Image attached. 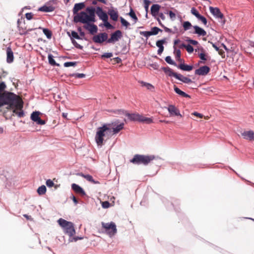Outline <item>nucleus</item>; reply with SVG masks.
I'll return each mask as SVG.
<instances>
[{
  "instance_id": "f257e3e1",
  "label": "nucleus",
  "mask_w": 254,
  "mask_h": 254,
  "mask_svg": "<svg viewBox=\"0 0 254 254\" xmlns=\"http://www.w3.org/2000/svg\"><path fill=\"white\" fill-rule=\"evenodd\" d=\"M5 97L7 101L4 104V107L1 111L3 113V116L7 118V112H11L10 110H12L10 114L11 116L15 114L19 118L23 117L24 113L22 110L23 102L21 99L14 93H8Z\"/></svg>"
},
{
  "instance_id": "f03ea898",
  "label": "nucleus",
  "mask_w": 254,
  "mask_h": 254,
  "mask_svg": "<svg viewBox=\"0 0 254 254\" xmlns=\"http://www.w3.org/2000/svg\"><path fill=\"white\" fill-rule=\"evenodd\" d=\"M73 21L75 23L80 22L86 24L90 22H95V8L91 6L87 7L85 11H81L74 16Z\"/></svg>"
},
{
  "instance_id": "7ed1b4c3",
  "label": "nucleus",
  "mask_w": 254,
  "mask_h": 254,
  "mask_svg": "<svg viewBox=\"0 0 254 254\" xmlns=\"http://www.w3.org/2000/svg\"><path fill=\"white\" fill-rule=\"evenodd\" d=\"M114 123L109 124L108 125H104L103 127H100L98 128L95 136V140L99 146H101L103 142V137L105 136L106 133L110 130V127L115 126Z\"/></svg>"
},
{
  "instance_id": "20e7f679",
  "label": "nucleus",
  "mask_w": 254,
  "mask_h": 254,
  "mask_svg": "<svg viewBox=\"0 0 254 254\" xmlns=\"http://www.w3.org/2000/svg\"><path fill=\"white\" fill-rule=\"evenodd\" d=\"M59 225L63 228L65 233L67 234L69 236H73L75 234L73 224L67 221L63 218H60L58 221Z\"/></svg>"
},
{
  "instance_id": "39448f33",
  "label": "nucleus",
  "mask_w": 254,
  "mask_h": 254,
  "mask_svg": "<svg viewBox=\"0 0 254 254\" xmlns=\"http://www.w3.org/2000/svg\"><path fill=\"white\" fill-rule=\"evenodd\" d=\"M155 158L153 155H143L136 154L130 160V162L135 164H140L146 165Z\"/></svg>"
},
{
  "instance_id": "423d86ee",
  "label": "nucleus",
  "mask_w": 254,
  "mask_h": 254,
  "mask_svg": "<svg viewBox=\"0 0 254 254\" xmlns=\"http://www.w3.org/2000/svg\"><path fill=\"white\" fill-rule=\"evenodd\" d=\"M101 225L102 229L110 237H112L116 234L117 230L114 222L105 223L102 222Z\"/></svg>"
},
{
  "instance_id": "0eeeda50",
  "label": "nucleus",
  "mask_w": 254,
  "mask_h": 254,
  "mask_svg": "<svg viewBox=\"0 0 254 254\" xmlns=\"http://www.w3.org/2000/svg\"><path fill=\"white\" fill-rule=\"evenodd\" d=\"M6 88V85L3 82L0 83V111H2L4 107V104L7 101L6 96L8 93H12L9 92H3Z\"/></svg>"
},
{
  "instance_id": "6e6552de",
  "label": "nucleus",
  "mask_w": 254,
  "mask_h": 254,
  "mask_svg": "<svg viewBox=\"0 0 254 254\" xmlns=\"http://www.w3.org/2000/svg\"><path fill=\"white\" fill-rule=\"evenodd\" d=\"M17 28L19 34L21 35L27 34L29 31H31L35 29L28 28L26 25L24 20L22 18L18 19L17 20Z\"/></svg>"
},
{
  "instance_id": "1a4fd4ad",
  "label": "nucleus",
  "mask_w": 254,
  "mask_h": 254,
  "mask_svg": "<svg viewBox=\"0 0 254 254\" xmlns=\"http://www.w3.org/2000/svg\"><path fill=\"white\" fill-rule=\"evenodd\" d=\"M123 36L122 32L121 30H116L111 34V37L108 39L107 42L109 43H113L118 41Z\"/></svg>"
},
{
  "instance_id": "9d476101",
  "label": "nucleus",
  "mask_w": 254,
  "mask_h": 254,
  "mask_svg": "<svg viewBox=\"0 0 254 254\" xmlns=\"http://www.w3.org/2000/svg\"><path fill=\"white\" fill-rule=\"evenodd\" d=\"M107 40H108V34L106 32L100 33L93 37V41L96 43H102Z\"/></svg>"
},
{
  "instance_id": "9b49d317",
  "label": "nucleus",
  "mask_w": 254,
  "mask_h": 254,
  "mask_svg": "<svg viewBox=\"0 0 254 254\" xmlns=\"http://www.w3.org/2000/svg\"><path fill=\"white\" fill-rule=\"evenodd\" d=\"M39 115L40 113L39 112H33L31 115V119L38 125H44L45 121L41 119Z\"/></svg>"
},
{
  "instance_id": "f8f14e48",
  "label": "nucleus",
  "mask_w": 254,
  "mask_h": 254,
  "mask_svg": "<svg viewBox=\"0 0 254 254\" xmlns=\"http://www.w3.org/2000/svg\"><path fill=\"white\" fill-rule=\"evenodd\" d=\"M210 70V68L208 66L204 65L196 69L195 74L198 75L205 76L208 74Z\"/></svg>"
},
{
  "instance_id": "ddd939ff",
  "label": "nucleus",
  "mask_w": 254,
  "mask_h": 254,
  "mask_svg": "<svg viewBox=\"0 0 254 254\" xmlns=\"http://www.w3.org/2000/svg\"><path fill=\"white\" fill-rule=\"evenodd\" d=\"M95 13L97 14L99 18L103 21L108 20V16L107 14L103 10L101 7H97L96 10H95Z\"/></svg>"
},
{
  "instance_id": "4468645a",
  "label": "nucleus",
  "mask_w": 254,
  "mask_h": 254,
  "mask_svg": "<svg viewBox=\"0 0 254 254\" xmlns=\"http://www.w3.org/2000/svg\"><path fill=\"white\" fill-rule=\"evenodd\" d=\"M83 28L88 30L91 34L93 35L97 32L98 28L97 26L94 24H87L83 26Z\"/></svg>"
},
{
  "instance_id": "2eb2a0df",
  "label": "nucleus",
  "mask_w": 254,
  "mask_h": 254,
  "mask_svg": "<svg viewBox=\"0 0 254 254\" xmlns=\"http://www.w3.org/2000/svg\"><path fill=\"white\" fill-rule=\"evenodd\" d=\"M108 14L109 15L110 18L114 21H117L118 19V12L116 9L113 8H110L108 11Z\"/></svg>"
},
{
  "instance_id": "dca6fc26",
  "label": "nucleus",
  "mask_w": 254,
  "mask_h": 254,
  "mask_svg": "<svg viewBox=\"0 0 254 254\" xmlns=\"http://www.w3.org/2000/svg\"><path fill=\"white\" fill-rule=\"evenodd\" d=\"M209 10L210 12L216 17L221 19L223 18V15L218 8L210 6L209 7Z\"/></svg>"
},
{
  "instance_id": "f3484780",
  "label": "nucleus",
  "mask_w": 254,
  "mask_h": 254,
  "mask_svg": "<svg viewBox=\"0 0 254 254\" xmlns=\"http://www.w3.org/2000/svg\"><path fill=\"white\" fill-rule=\"evenodd\" d=\"M242 135L245 139L254 140V131L252 130L245 131L242 133Z\"/></svg>"
},
{
  "instance_id": "a211bd4d",
  "label": "nucleus",
  "mask_w": 254,
  "mask_h": 254,
  "mask_svg": "<svg viewBox=\"0 0 254 254\" xmlns=\"http://www.w3.org/2000/svg\"><path fill=\"white\" fill-rule=\"evenodd\" d=\"M168 111L171 115H175L180 116L182 115L180 113L179 109H178L175 106L170 105L168 106Z\"/></svg>"
},
{
  "instance_id": "6ab92c4d",
  "label": "nucleus",
  "mask_w": 254,
  "mask_h": 254,
  "mask_svg": "<svg viewBox=\"0 0 254 254\" xmlns=\"http://www.w3.org/2000/svg\"><path fill=\"white\" fill-rule=\"evenodd\" d=\"M71 188L75 192L79 194L82 196L85 195L86 194L85 192L83 190V189L78 185L72 184L71 185Z\"/></svg>"
},
{
  "instance_id": "aec40b11",
  "label": "nucleus",
  "mask_w": 254,
  "mask_h": 254,
  "mask_svg": "<svg viewBox=\"0 0 254 254\" xmlns=\"http://www.w3.org/2000/svg\"><path fill=\"white\" fill-rule=\"evenodd\" d=\"M85 6V3L84 2H80L75 3L74 5L73 8L72 9L73 13L74 15H77V13H79L78 12L83 9Z\"/></svg>"
},
{
  "instance_id": "412c9836",
  "label": "nucleus",
  "mask_w": 254,
  "mask_h": 254,
  "mask_svg": "<svg viewBox=\"0 0 254 254\" xmlns=\"http://www.w3.org/2000/svg\"><path fill=\"white\" fill-rule=\"evenodd\" d=\"M201 50L202 52L198 54V57L201 61L199 62V64H204L205 63V61L209 59V57L207 54H206L204 52L203 48H201Z\"/></svg>"
},
{
  "instance_id": "4be33fe9",
  "label": "nucleus",
  "mask_w": 254,
  "mask_h": 254,
  "mask_svg": "<svg viewBox=\"0 0 254 254\" xmlns=\"http://www.w3.org/2000/svg\"><path fill=\"white\" fill-rule=\"evenodd\" d=\"M166 43V39H162V40H158L156 42V46L159 48V49L157 51V53H158V55H161L163 50H164V46H163V44H165Z\"/></svg>"
},
{
  "instance_id": "5701e85b",
  "label": "nucleus",
  "mask_w": 254,
  "mask_h": 254,
  "mask_svg": "<svg viewBox=\"0 0 254 254\" xmlns=\"http://www.w3.org/2000/svg\"><path fill=\"white\" fill-rule=\"evenodd\" d=\"M55 10V7L52 5H49L48 4H46L43 6L40 7L38 9L39 11L48 12H52Z\"/></svg>"
},
{
  "instance_id": "b1692460",
  "label": "nucleus",
  "mask_w": 254,
  "mask_h": 254,
  "mask_svg": "<svg viewBox=\"0 0 254 254\" xmlns=\"http://www.w3.org/2000/svg\"><path fill=\"white\" fill-rule=\"evenodd\" d=\"M163 71L169 76H173L176 78L178 73L173 71V70L169 67H164L162 68Z\"/></svg>"
},
{
  "instance_id": "393cba45",
  "label": "nucleus",
  "mask_w": 254,
  "mask_h": 254,
  "mask_svg": "<svg viewBox=\"0 0 254 254\" xmlns=\"http://www.w3.org/2000/svg\"><path fill=\"white\" fill-rule=\"evenodd\" d=\"M6 61L8 63H11L13 61V53L10 48L8 47L6 49Z\"/></svg>"
},
{
  "instance_id": "a878e982",
  "label": "nucleus",
  "mask_w": 254,
  "mask_h": 254,
  "mask_svg": "<svg viewBox=\"0 0 254 254\" xmlns=\"http://www.w3.org/2000/svg\"><path fill=\"white\" fill-rule=\"evenodd\" d=\"M126 116L130 120L132 121L139 122L140 115L138 114H129L127 113Z\"/></svg>"
},
{
  "instance_id": "bb28decb",
  "label": "nucleus",
  "mask_w": 254,
  "mask_h": 254,
  "mask_svg": "<svg viewBox=\"0 0 254 254\" xmlns=\"http://www.w3.org/2000/svg\"><path fill=\"white\" fill-rule=\"evenodd\" d=\"M176 79L182 81L183 82H184L185 83L189 84V83H190L192 82L191 79H190L187 77H185V76H183V75L179 74V73H178V75L176 77Z\"/></svg>"
},
{
  "instance_id": "cd10ccee",
  "label": "nucleus",
  "mask_w": 254,
  "mask_h": 254,
  "mask_svg": "<svg viewBox=\"0 0 254 254\" xmlns=\"http://www.w3.org/2000/svg\"><path fill=\"white\" fill-rule=\"evenodd\" d=\"M160 8V6L157 4H154L151 7V13L153 16H156L158 14Z\"/></svg>"
},
{
  "instance_id": "c85d7f7f",
  "label": "nucleus",
  "mask_w": 254,
  "mask_h": 254,
  "mask_svg": "<svg viewBox=\"0 0 254 254\" xmlns=\"http://www.w3.org/2000/svg\"><path fill=\"white\" fill-rule=\"evenodd\" d=\"M194 34H197L199 36H204L206 35V32L202 28L198 27V26H194Z\"/></svg>"
},
{
  "instance_id": "c756f323",
  "label": "nucleus",
  "mask_w": 254,
  "mask_h": 254,
  "mask_svg": "<svg viewBox=\"0 0 254 254\" xmlns=\"http://www.w3.org/2000/svg\"><path fill=\"white\" fill-rule=\"evenodd\" d=\"M177 67L184 71H190L193 69V66L187 65L185 64H181L177 65Z\"/></svg>"
},
{
  "instance_id": "7c9ffc66",
  "label": "nucleus",
  "mask_w": 254,
  "mask_h": 254,
  "mask_svg": "<svg viewBox=\"0 0 254 254\" xmlns=\"http://www.w3.org/2000/svg\"><path fill=\"white\" fill-rule=\"evenodd\" d=\"M174 91H175V92L176 93H177L178 94L180 95V96L184 97H186V98H190V97L189 95L187 94L184 91L180 90L178 87H177V86L174 85Z\"/></svg>"
},
{
  "instance_id": "2f4dec72",
  "label": "nucleus",
  "mask_w": 254,
  "mask_h": 254,
  "mask_svg": "<svg viewBox=\"0 0 254 254\" xmlns=\"http://www.w3.org/2000/svg\"><path fill=\"white\" fill-rule=\"evenodd\" d=\"M139 122L149 124L153 123V120L152 118L145 117L140 115Z\"/></svg>"
},
{
  "instance_id": "473e14b6",
  "label": "nucleus",
  "mask_w": 254,
  "mask_h": 254,
  "mask_svg": "<svg viewBox=\"0 0 254 254\" xmlns=\"http://www.w3.org/2000/svg\"><path fill=\"white\" fill-rule=\"evenodd\" d=\"M80 176L86 179L87 181L93 183V184H97L99 183L98 182H96L94 180L92 176L90 175H84L82 173H81L79 175Z\"/></svg>"
},
{
  "instance_id": "72a5a7b5",
  "label": "nucleus",
  "mask_w": 254,
  "mask_h": 254,
  "mask_svg": "<svg viewBox=\"0 0 254 254\" xmlns=\"http://www.w3.org/2000/svg\"><path fill=\"white\" fill-rule=\"evenodd\" d=\"M124 124L121 123L119 125H118L115 127H113V134H116L118 133L120 131H121L122 129L124 128Z\"/></svg>"
},
{
  "instance_id": "f704fd0d",
  "label": "nucleus",
  "mask_w": 254,
  "mask_h": 254,
  "mask_svg": "<svg viewBox=\"0 0 254 254\" xmlns=\"http://www.w3.org/2000/svg\"><path fill=\"white\" fill-rule=\"evenodd\" d=\"M174 53L175 55L176 58L179 61H181L182 60L181 59V52L180 50L177 49L176 47L174 46Z\"/></svg>"
},
{
  "instance_id": "c9c22d12",
  "label": "nucleus",
  "mask_w": 254,
  "mask_h": 254,
  "mask_svg": "<svg viewBox=\"0 0 254 254\" xmlns=\"http://www.w3.org/2000/svg\"><path fill=\"white\" fill-rule=\"evenodd\" d=\"M46 192V188L44 185L39 187L37 190V192L39 195L44 194Z\"/></svg>"
},
{
  "instance_id": "e433bc0d",
  "label": "nucleus",
  "mask_w": 254,
  "mask_h": 254,
  "mask_svg": "<svg viewBox=\"0 0 254 254\" xmlns=\"http://www.w3.org/2000/svg\"><path fill=\"white\" fill-rule=\"evenodd\" d=\"M48 60L49 63L51 65L59 66V64L56 63L55 61L53 59V56L51 54L48 55Z\"/></svg>"
},
{
  "instance_id": "4c0bfd02",
  "label": "nucleus",
  "mask_w": 254,
  "mask_h": 254,
  "mask_svg": "<svg viewBox=\"0 0 254 254\" xmlns=\"http://www.w3.org/2000/svg\"><path fill=\"white\" fill-rule=\"evenodd\" d=\"M128 15L134 20V23H136L137 21L138 18L136 16L135 12L132 9H130V12L128 13Z\"/></svg>"
},
{
  "instance_id": "58836bf2",
  "label": "nucleus",
  "mask_w": 254,
  "mask_h": 254,
  "mask_svg": "<svg viewBox=\"0 0 254 254\" xmlns=\"http://www.w3.org/2000/svg\"><path fill=\"white\" fill-rule=\"evenodd\" d=\"M43 32L48 39L51 38L52 32L49 29L46 28H43Z\"/></svg>"
},
{
  "instance_id": "ea45409f",
  "label": "nucleus",
  "mask_w": 254,
  "mask_h": 254,
  "mask_svg": "<svg viewBox=\"0 0 254 254\" xmlns=\"http://www.w3.org/2000/svg\"><path fill=\"white\" fill-rule=\"evenodd\" d=\"M160 31L162 32V30L157 27H154L151 29V33H152V35H155Z\"/></svg>"
},
{
  "instance_id": "a19ab883",
  "label": "nucleus",
  "mask_w": 254,
  "mask_h": 254,
  "mask_svg": "<svg viewBox=\"0 0 254 254\" xmlns=\"http://www.w3.org/2000/svg\"><path fill=\"white\" fill-rule=\"evenodd\" d=\"M191 26V24L189 21H185L183 23V27L185 30L190 29Z\"/></svg>"
},
{
  "instance_id": "79ce46f5",
  "label": "nucleus",
  "mask_w": 254,
  "mask_h": 254,
  "mask_svg": "<svg viewBox=\"0 0 254 254\" xmlns=\"http://www.w3.org/2000/svg\"><path fill=\"white\" fill-rule=\"evenodd\" d=\"M165 61L170 64H172V65H175V66H177V64H176V63H175L171 59V57L170 56H167L165 58Z\"/></svg>"
},
{
  "instance_id": "37998d69",
  "label": "nucleus",
  "mask_w": 254,
  "mask_h": 254,
  "mask_svg": "<svg viewBox=\"0 0 254 254\" xmlns=\"http://www.w3.org/2000/svg\"><path fill=\"white\" fill-rule=\"evenodd\" d=\"M120 20H121L122 25L123 26H125L126 28L128 27L129 26V25H130L129 23L128 22L127 20H126L122 17H120Z\"/></svg>"
},
{
  "instance_id": "c03bdc74",
  "label": "nucleus",
  "mask_w": 254,
  "mask_h": 254,
  "mask_svg": "<svg viewBox=\"0 0 254 254\" xmlns=\"http://www.w3.org/2000/svg\"><path fill=\"white\" fill-rule=\"evenodd\" d=\"M191 13L195 16L197 18L200 15V14L198 12V11L196 10V9L194 7H192L191 9Z\"/></svg>"
},
{
  "instance_id": "a18cd8bd",
  "label": "nucleus",
  "mask_w": 254,
  "mask_h": 254,
  "mask_svg": "<svg viewBox=\"0 0 254 254\" xmlns=\"http://www.w3.org/2000/svg\"><path fill=\"white\" fill-rule=\"evenodd\" d=\"M140 34L141 35L144 36L146 37H148L149 36L152 35V33L151 31H140Z\"/></svg>"
},
{
  "instance_id": "49530a36",
  "label": "nucleus",
  "mask_w": 254,
  "mask_h": 254,
  "mask_svg": "<svg viewBox=\"0 0 254 254\" xmlns=\"http://www.w3.org/2000/svg\"><path fill=\"white\" fill-rule=\"evenodd\" d=\"M76 64V62H65L64 63V66L65 67H69L71 66H75Z\"/></svg>"
},
{
  "instance_id": "de8ad7c7",
  "label": "nucleus",
  "mask_w": 254,
  "mask_h": 254,
  "mask_svg": "<svg viewBox=\"0 0 254 254\" xmlns=\"http://www.w3.org/2000/svg\"><path fill=\"white\" fill-rule=\"evenodd\" d=\"M186 49L187 51V52L189 53H191L193 52V48L192 46H191L190 44H188L186 46Z\"/></svg>"
},
{
  "instance_id": "09e8293b",
  "label": "nucleus",
  "mask_w": 254,
  "mask_h": 254,
  "mask_svg": "<svg viewBox=\"0 0 254 254\" xmlns=\"http://www.w3.org/2000/svg\"><path fill=\"white\" fill-rule=\"evenodd\" d=\"M72 76L76 78H82L85 77V74L83 73H74Z\"/></svg>"
},
{
  "instance_id": "8fccbe9b",
  "label": "nucleus",
  "mask_w": 254,
  "mask_h": 254,
  "mask_svg": "<svg viewBox=\"0 0 254 254\" xmlns=\"http://www.w3.org/2000/svg\"><path fill=\"white\" fill-rule=\"evenodd\" d=\"M103 22L104 26L108 29H111L113 28V26L108 21V20Z\"/></svg>"
},
{
  "instance_id": "3c124183",
  "label": "nucleus",
  "mask_w": 254,
  "mask_h": 254,
  "mask_svg": "<svg viewBox=\"0 0 254 254\" xmlns=\"http://www.w3.org/2000/svg\"><path fill=\"white\" fill-rule=\"evenodd\" d=\"M197 18L199 20H200L204 25H206L207 20L205 17L200 14V15L197 17Z\"/></svg>"
},
{
  "instance_id": "603ef678",
  "label": "nucleus",
  "mask_w": 254,
  "mask_h": 254,
  "mask_svg": "<svg viewBox=\"0 0 254 254\" xmlns=\"http://www.w3.org/2000/svg\"><path fill=\"white\" fill-rule=\"evenodd\" d=\"M113 57V54L112 53H106L101 56V58H110Z\"/></svg>"
},
{
  "instance_id": "864d4df0",
  "label": "nucleus",
  "mask_w": 254,
  "mask_h": 254,
  "mask_svg": "<svg viewBox=\"0 0 254 254\" xmlns=\"http://www.w3.org/2000/svg\"><path fill=\"white\" fill-rule=\"evenodd\" d=\"M34 14L32 12L26 13L25 17L28 20H31L33 18Z\"/></svg>"
},
{
  "instance_id": "5fc2aeb1",
  "label": "nucleus",
  "mask_w": 254,
  "mask_h": 254,
  "mask_svg": "<svg viewBox=\"0 0 254 254\" xmlns=\"http://www.w3.org/2000/svg\"><path fill=\"white\" fill-rule=\"evenodd\" d=\"M187 41L189 42L190 44H192L193 45H196L198 44V42L197 41L192 40L190 39H189L187 40Z\"/></svg>"
},
{
  "instance_id": "6e6d98bb",
  "label": "nucleus",
  "mask_w": 254,
  "mask_h": 254,
  "mask_svg": "<svg viewBox=\"0 0 254 254\" xmlns=\"http://www.w3.org/2000/svg\"><path fill=\"white\" fill-rule=\"evenodd\" d=\"M71 36L76 39H80V37L78 35L77 33L75 31H72L71 33Z\"/></svg>"
},
{
  "instance_id": "4d7b16f0",
  "label": "nucleus",
  "mask_w": 254,
  "mask_h": 254,
  "mask_svg": "<svg viewBox=\"0 0 254 254\" xmlns=\"http://www.w3.org/2000/svg\"><path fill=\"white\" fill-rule=\"evenodd\" d=\"M46 185L49 187H52L54 186V183L51 180L49 179L46 181Z\"/></svg>"
},
{
  "instance_id": "13d9d810",
  "label": "nucleus",
  "mask_w": 254,
  "mask_h": 254,
  "mask_svg": "<svg viewBox=\"0 0 254 254\" xmlns=\"http://www.w3.org/2000/svg\"><path fill=\"white\" fill-rule=\"evenodd\" d=\"M110 205V203L107 201H104L102 203V206L104 208H107L109 207Z\"/></svg>"
},
{
  "instance_id": "bf43d9fd",
  "label": "nucleus",
  "mask_w": 254,
  "mask_h": 254,
  "mask_svg": "<svg viewBox=\"0 0 254 254\" xmlns=\"http://www.w3.org/2000/svg\"><path fill=\"white\" fill-rule=\"evenodd\" d=\"M143 85L146 86L148 89L151 90L154 88V86L150 83H144Z\"/></svg>"
},
{
  "instance_id": "052dcab7",
  "label": "nucleus",
  "mask_w": 254,
  "mask_h": 254,
  "mask_svg": "<svg viewBox=\"0 0 254 254\" xmlns=\"http://www.w3.org/2000/svg\"><path fill=\"white\" fill-rule=\"evenodd\" d=\"M191 115H194V116H195L196 117L199 118H202L203 117V115L202 114H200V113H197V112H194L192 113L191 114Z\"/></svg>"
},
{
  "instance_id": "680f3d73",
  "label": "nucleus",
  "mask_w": 254,
  "mask_h": 254,
  "mask_svg": "<svg viewBox=\"0 0 254 254\" xmlns=\"http://www.w3.org/2000/svg\"><path fill=\"white\" fill-rule=\"evenodd\" d=\"M72 42L76 48L80 49H81L82 48V47L80 45L78 44L75 40H72Z\"/></svg>"
},
{
  "instance_id": "e2e57ef3",
  "label": "nucleus",
  "mask_w": 254,
  "mask_h": 254,
  "mask_svg": "<svg viewBox=\"0 0 254 254\" xmlns=\"http://www.w3.org/2000/svg\"><path fill=\"white\" fill-rule=\"evenodd\" d=\"M219 54L222 56V58L225 57V52L222 49H219V51H217Z\"/></svg>"
},
{
  "instance_id": "0e129e2a",
  "label": "nucleus",
  "mask_w": 254,
  "mask_h": 254,
  "mask_svg": "<svg viewBox=\"0 0 254 254\" xmlns=\"http://www.w3.org/2000/svg\"><path fill=\"white\" fill-rule=\"evenodd\" d=\"M113 60L117 64H119L122 62V60L119 57L115 58Z\"/></svg>"
},
{
  "instance_id": "69168bd1",
  "label": "nucleus",
  "mask_w": 254,
  "mask_h": 254,
  "mask_svg": "<svg viewBox=\"0 0 254 254\" xmlns=\"http://www.w3.org/2000/svg\"><path fill=\"white\" fill-rule=\"evenodd\" d=\"M169 16H170L171 18L173 19V18H175L176 14L173 11H170L169 12Z\"/></svg>"
},
{
  "instance_id": "338daca9",
  "label": "nucleus",
  "mask_w": 254,
  "mask_h": 254,
  "mask_svg": "<svg viewBox=\"0 0 254 254\" xmlns=\"http://www.w3.org/2000/svg\"><path fill=\"white\" fill-rule=\"evenodd\" d=\"M145 8L147 9L148 7L150 1L148 0H144Z\"/></svg>"
},
{
  "instance_id": "774afa93",
  "label": "nucleus",
  "mask_w": 254,
  "mask_h": 254,
  "mask_svg": "<svg viewBox=\"0 0 254 254\" xmlns=\"http://www.w3.org/2000/svg\"><path fill=\"white\" fill-rule=\"evenodd\" d=\"M71 198L72 199V200L73 201V202H74L75 204H77L78 203V200L76 199V198L74 195H72L71 196Z\"/></svg>"
}]
</instances>
